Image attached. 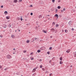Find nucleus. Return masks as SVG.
<instances>
[{
	"label": "nucleus",
	"instance_id": "obj_1",
	"mask_svg": "<svg viewBox=\"0 0 76 76\" xmlns=\"http://www.w3.org/2000/svg\"><path fill=\"white\" fill-rule=\"evenodd\" d=\"M55 17H56V18H57V19H58V15L57 14H56L54 15Z\"/></svg>",
	"mask_w": 76,
	"mask_h": 76
},
{
	"label": "nucleus",
	"instance_id": "obj_2",
	"mask_svg": "<svg viewBox=\"0 0 76 76\" xmlns=\"http://www.w3.org/2000/svg\"><path fill=\"white\" fill-rule=\"evenodd\" d=\"M72 21H69V22L68 23L69 25L70 26L72 25Z\"/></svg>",
	"mask_w": 76,
	"mask_h": 76
},
{
	"label": "nucleus",
	"instance_id": "obj_3",
	"mask_svg": "<svg viewBox=\"0 0 76 76\" xmlns=\"http://www.w3.org/2000/svg\"><path fill=\"white\" fill-rule=\"evenodd\" d=\"M70 50L68 49L66 51V52L67 53H70Z\"/></svg>",
	"mask_w": 76,
	"mask_h": 76
},
{
	"label": "nucleus",
	"instance_id": "obj_4",
	"mask_svg": "<svg viewBox=\"0 0 76 76\" xmlns=\"http://www.w3.org/2000/svg\"><path fill=\"white\" fill-rule=\"evenodd\" d=\"M50 30L52 32H54L55 31V29L54 28H51Z\"/></svg>",
	"mask_w": 76,
	"mask_h": 76
},
{
	"label": "nucleus",
	"instance_id": "obj_5",
	"mask_svg": "<svg viewBox=\"0 0 76 76\" xmlns=\"http://www.w3.org/2000/svg\"><path fill=\"white\" fill-rule=\"evenodd\" d=\"M7 58L9 59V58H10V55H7Z\"/></svg>",
	"mask_w": 76,
	"mask_h": 76
},
{
	"label": "nucleus",
	"instance_id": "obj_6",
	"mask_svg": "<svg viewBox=\"0 0 76 76\" xmlns=\"http://www.w3.org/2000/svg\"><path fill=\"white\" fill-rule=\"evenodd\" d=\"M3 27L4 28H6V24H4L3 25Z\"/></svg>",
	"mask_w": 76,
	"mask_h": 76
},
{
	"label": "nucleus",
	"instance_id": "obj_7",
	"mask_svg": "<svg viewBox=\"0 0 76 76\" xmlns=\"http://www.w3.org/2000/svg\"><path fill=\"white\" fill-rule=\"evenodd\" d=\"M36 71V69H33V71H32V72L33 73H34V72H35Z\"/></svg>",
	"mask_w": 76,
	"mask_h": 76
},
{
	"label": "nucleus",
	"instance_id": "obj_8",
	"mask_svg": "<svg viewBox=\"0 0 76 76\" xmlns=\"http://www.w3.org/2000/svg\"><path fill=\"white\" fill-rule=\"evenodd\" d=\"M4 13L5 15H7V11H5Z\"/></svg>",
	"mask_w": 76,
	"mask_h": 76
},
{
	"label": "nucleus",
	"instance_id": "obj_9",
	"mask_svg": "<svg viewBox=\"0 0 76 76\" xmlns=\"http://www.w3.org/2000/svg\"><path fill=\"white\" fill-rule=\"evenodd\" d=\"M15 3H17L18 2V0H14L13 1Z\"/></svg>",
	"mask_w": 76,
	"mask_h": 76
},
{
	"label": "nucleus",
	"instance_id": "obj_10",
	"mask_svg": "<svg viewBox=\"0 0 76 76\" xmlns=\"http://www.w3.org/2000/svg\"><path fill=\"white\" fill-rule=\"evenodd\" d=\"M42 15H40L39 16V18L40 19V18H42Z\"/></svg>",
	"mask_w": 76,
	"mask_h": 76
},
{
	"label": "nucleus",
	"instance_id": "obj_11",
	"mask_svg": "<svg viewBox=\"0 0 76 76\" xmlns=\"http://www.w3.org/2000/svg\"><path fill=\"white\" fill-rule=\"evenodd\" d=\"M42 31L43 32H44V33H47V31H46L45 30H43Z\"/></svg>",
	"mask_w": 76,
	"mask_h": 76
},
{
	"label": "nucleus",
	"instance_id": "obj_12",
	"mask_svg": "<svg viewBox=\"0 0 76 76\" xmlns=\"http://www.w3.org/2000/svg\"><path fill=\"white\" fill-rule=\"evenodd\" d=\"M37 75V73H34L33 74L32 76H35V75Z\"/></svg>",
	"mask_w": 76,
	"mask_h": 76
},
{
	"label": "nucleus",
	"instance_id": "obj_13",
	"mask_svg": "<svg viewBox=\"0 0 76 76\" xmlns=\"http://www.w3.org/2000/svg\"><path fill=\"white\" fill-rule=\"evenodd\" d=\"M74 56L75 57H76V52H75L74 53Z\"/></svg>",
	"mask_w": 76,
	"mask_h": 76
},
{
	"label": "nucleus",
	"instance_id": "obj_14",
	"mask_svg": "<svg viewBox=\"0 0 76 76\" xmlns=\"http://www.w3.org/2000/svg\"><path fill=\"white\" fill-rule=\"evenodd\" d=\"M29 42H30V41H29L28 40L26 41V43H29Z\"/></svg>",
	"mask_w": 76,
	"mask_h": 76
},
{
	"label": "nucleus",
	"instance_id": "obj_15",
	"mask_svg": "<svg viewBox=\"0 0 76 76\" xmlns=\"http://www.w3.org/2000/svg\"><path fill=\"white\" fill-rule=\"evenodd\" d=\"M37 53H40V52H41V50H37Z\"/></svg>",
	"mask_w": 76,
	"mask_h": 76
},
{
	"label": "nucleus",
	"instance_id": "obj_16",
	"mask_svg": "<svg viewBox=\"0 0 76 76\" xmlns=\"http://www.w3.org/2000/svg\"><path fill=\"white\" fill-rule=\"evenodd\" d=\"M9 18V17L7 16L6 17V18L7 19H10Z\"/></svg>",
	"mask_w": 76,
	"mask_h": 76
},
{
	"label": "nucleus",
	"instance_id": "obj_17",
	"mask_svg": "<svg viewBox=\"0 0 76 76\" xmlns=\"http://www.w3.org/2000/svg\"><path fill=\"white\" fill-rule=\"evenodd\" d=\"M57 8L58 9H60V8H61V7H60V6H58L57 7Z\"/></svg>",
	"mask_w": 76,
	"mask_h": 76
},
{
	"label": "nucleus",
	"instance_id": "obj_18",
	"mask_svg": "<svg viewBox=\"0 0 76 76\" xmlns=\"http://www.w3.org/2000/svg\"><path fill=\"white\" fill-rule=\"evenodd\" d=\"M60 60H63V58H62V57H60Z\"/></svg>",
	"mask_w": 76,
	"mask_h": 76
},
{
	"label": "nucleus",
	"instance_id": "obj_19",
	"mask_svg": "<svg viewBox=\"0 0 76 76\" xmlns=\"http://www.w3.org/2000/svg\"><path fill=\"white\" fill-rule=\"evenodd\" d=\"M60 64H63V62L62 61H61L60 62Z\"/></svg>",
	"mask_w": 76,
	"mask_h": 76
},
{
	"label": "nucleus",
	"instance_id": "obj_20",
	"mask_svg": "<svg viewBox=\"0 0 76 76\" xmlns=\"http://www.w3.org/2000/svg\"><path fill=\"white\" fill-rule=\"evenodd\" d=\"M58 26H59L58 24H57L56 25V27H58Z\"/></svg>",
	"mask_w": 76,
	"mask_h": 76
},
{
	"label": "nucleus",
	"instance_id": "obj_21",
	"mask_svg": "<svg viewBox=\"0 0 76 76\" xmlns=\"http://www.w3.org/2000/svg\"><path fill=\"white\" fill-rule=\"evenodd\" d=\"M52 60L54 61V60H55V57H53V58H52Z\"/></svg>",
	"mask_w": 76,
	"mask_h": 76
},
{
	"label": "nucleus",
	"instance_id": "obj_22",
	"mask_svg": "<svg viewBox=\"0 0 76 76\" xmlns=\"http://www.w3.org/2000/svg\"><path fill=\"white\" fill-rule=\"evenodd\" d=\"M67 32H68V31H67V30H66V29L65 30V32L66 33H67Z\"/></svg>",
	"mask_w": 76,
	"mask_h": 76
},
{
	"label": "nucleus",
	"instance_id": "obj_23",
	"mask_svg": "<svg viewBox=\"0 0 76 76\" xmlns=\"http://www.w3.org/2000/svg\"><path fill=\"white\" fill-rule=\"evenodd\" d=\"M42 69V70L43 71H45V69L44 68H43Z\"/></svg>",
	"mask_w": 76,
	"mask_h": 76
},
{
	"label": "nucleus",
	"instance_id": "obj_24",
	"mask_svg": "<svg viewBox=\"0 0 76 76\" xmlns=\"http://www.w3.org/2000/svg\"><path fill=\"white\" fill-rule=\"evenodd\" d=\"M16 74L17 75H19V72H17L16 73Z\"/></svg>",
	"mask_w": 76,
	"mask_h": 76
},
{
	"label": "nucleus",
	"instance_id": "obj_25",
	"mask_svg": "<svg viewBox=\"0 0 76 76\" xmlns=\"http://www.w3.org/2000/svg\"><path fill=\"white\" fill-rule=\"evenodd\" d=\"M8 69V68H6L4 69L5 70H7Z\"/></svg>",
	"mask_w": 76,
	"mask_h": 76
},
{
	"label": "nucleus",
	"instance_id": "obj_26",
	"mask_svg": "<svg viewBox=\"0 0 76 76\" xmlns=\"http://www.w3.org/2000/svg\"><path fill=\"white\" fill-rule=\"evenodd\" d=\"M22 0H19L18 2H22Z\"/></svg>",
	"mask_w": 76,
	"mask_h": 76
},
{
	"label": "nucleus",
	"instance_id": "obj_27",
	"mask_svg": "<svg viewBox=\"0 0 76 76\" xmlns=\"http://www.w3.org/2000/svg\"><path fill=\"white\" fill-rule=\"evenodd\" d=\"M0 37H1V38H2V37H3V35L2 34H1L0 35Z\"/></svg>",
	"mask_w": 76,
	"mask_h": 76
},
{
	"label": "nucleus",
	"instance_id": "obj_28",
	"mask_svg": "<svg viewBox=\"0 0 76 76\" xmlns=\"http://www.w3.org/2000/svg\"><path fill=\"white\" fill-rule=\"evenodd\" d=\"M49 50H52V47H50L49 48Z\"/></svg>",
	"mask_w": 76,
	"mask_h": 76
},
{
	"label": "nucleus",
	"instance_id": "obj_29",
	"mask_svg": "<svg viewBox=\"0 0 76 76\" xmlns=\"http://www.w3.org/2000/svg\"><path fill=\"white\" fill-rule=\"evenodd\" d=\"M52 62V61L51 60H50L49 61V63H51Z\"/></svg>",
	"mask_w": 76,
	"mask_h": 76
},
{
	"label": "nucleus",
	"instance_id": "obj_30",
	"mask_svg": "<svg viewBox=\"0 0 76 76\" xmlns=\"http://www.w3.org/2000/svg\"><path fill=\"white\" fill-rule=\"evenodd\" d=\"M52 24L53 25H55V22H53L52 23Z\"/></svg>",
	"mask_w": 76,
	"mask_h": 76
},
{
	"label": "nucleus",
	"instance_id": "obj_31",
	"mask_svg": "<svg viewBox=\"0 0 76 76\" xmlns=\"http://www.w3.org/2000/svg\"><path fill=\"white\" fill-rule=\"evenodd\" d=\"M58 11V10L56 9V12L57 13V12Z\"/></svg>",
	"mask_w": 76,
	"mask_h": 76
},
{
	"label": "nucleus",
	"instance_id": "obj_32",
	"mask_svg": "<svg viewBox=\"0 0 76 76\" xmlns=\"http://www.w3.org/2000/svg\"><path fill=\"white\" fill-rule=\"evenodd\" d=\"M26 52V50H24V51H23V53H25Z\"/></svg>",
	"mask_w": 76,
	"mask_h": 76
},
{
	"label": "nucleus",
	"instance_id": "obj_33",
	"mask_svg": "<svg viewBox=\"0 0 76 76\" xmlns=\"http://www.w3.org/2000/svg\"><path fill=\"white\" fill-rule=\"evenodd\" d=\"M11 37L12 38H14V35H12V36H11Z\"/></svg>",
	"mask_w": 76,
	"mask_h": 76
},
{
	"label": "nucleus",
	"instance_id": "obj_34",
	"mask_svg": "<svg viewBox=\"0 0 76 76\" xmlns=\"http://www.w3.org/2000/svg\"><path fill=\"white\" fill-rule=\"evenodd\" d=\"M40 68H42V65H41L40 66Z\"/></svg>",
	"mask_w": 76,
	"mask_h": 76
},
{
	"label": "nucleus",
	"instance_id": "obj_35",
	"mask_svg": "<svg viewBox=\"0 0 76 76\" xmlns=\"http://www.w3.org/2000/svg\"><path fill=\"white\" fill-rule=\"evenodd\" d=\"M47 53L48 54H50V52H47Z\"/></svg>",
	"mask_w": 76,
	"mask_h": 76
},
{
	"label": "nucleus",
	"instance_id": "obj_36",
	"mask_svg": "<svg viewBox=\"0 0 76 76\" xmlns=\"http://www.w3.org/2000/svg\"><path fill=\"white\" fill-rule=\"evenodd\" d=\"M52 1L53 3H54V1H55V0H52Z\"/></svg>",
	"mask_w": 76,
	"mask_h": 76
},
{
	"label": "nucleus",
	"instance_id": "obj_37",
	"mask_svg": "<svg viewBox=\"0 0 76 76\" xmlns=\"http://www.w3.org/2000/svg\"><path fill=\"white\" fill-rule=\"evenodd\" d=\"M21 18H20V20H21V21H22V20H23V19H22V17H21Z\"/></svg>",
	"mask_w": 76,
	"mask_h": 76
},
{
	"label": "nucleus",
	"instance_id": "obj_38",
	"mask_svg": "<svg viewBox=\"0 0 76 76\" xmlns=\"http://www.w3.org/2000/svg\"><path fill=\"white\" fill-rule=\"evenodd\" d=\"M1 8H3V5L1 6Z\"/></svg>",
	"mask_w": 76,
	"mask_h": 76
},
{
	"label": "nucleus",
	"instance_id": "obj_39",
	"mask_svg": "<svg viewBox=\"0 0 76 76\" xmlns=\"http://www.w3.org/2000/svg\"><path fill=\"white\" fill-rule=\"evenodd\" d=\"M31 15H33V13L32 12H31L30 14Z\"/></svg>",
	"mask_w": 76,
	"mask_h": 76
},
{
	"label": "nucleus",
	"instance_id": "obj_40",
	"mask_svg": "<svg viewBox=\"0 0 76 76\" xmlns=\"http://www.w3.org/2000/svg\"><path fill=\"white\" fill-rule=\"evenodd\" d=\"M2 66H0V69H1V68H2Z\"/></svg>",
	"mask_w": 76,
	"mask_h": 76
},
{
	"label": "nucleus",
	"instance_id": "obj_41",
	"mask_svg": "<svg viewBox=\"0 0 76 76\" xmlns=\"http://www.w3.org/2000/svg\"><path fill=\"white\" fill-rule=\"evenodd\" d=\"M51 75H52V73H51L50 74L49 76H51Z\"/></svg>",
	"mask_w": 76,
	"mask_h": 76
},
{
	"label": "nucleus",
	"instance_id": "obj_42",
	"mask_svg": "<svg viewBox=\"0 0 76 76\" xmlns=\"http://www.w3.org/2000/svg\"><path fill=\"white\" fill-rule=\"evenodd\" d=\"M61 1L60 0H58V3H59V2H60Z\"/></svg>",
	"mask_w": 76,
	"mask_h": 76
},
{
	"label": "nucleus",
	"instance_id": "obj_43",
	"mask_svg": "<svg viewBox=\"0 0 76 76\" xmlns=\"http://www.w3.org/2000/svg\"><path fill=\"white\" fill-rule=\"evenodd\" d=\"M65 10H66V9H65V8H64L63 9V10H64V11H65Z\"/></svg>",
	"mask_w": 76,
	"mask_h": 76
},
{
	"label": "nucleus",
	"instance_id": "obj_44",
	"mask_svg": "<svg viewBox=\"0 0 76 76\" xmlns=\"http://www.w3.org/2000/svg\"><path fill=\"white\" fill-rule=\"evenodd\" d=\"M61 13H63V10H61Z\"/></svg>",
	"mask_w": 76,
	"mask_h": 76
},
{
	"label": "nucleus",
	"instance_id": "obj_45",
	"mask_svg": "<svg viewBox=\"0 0 76 76\" xmlns=\"http://www.w3.org/2000/svg\"><path fill=\"white\" fill-rule=\"evenodd\" d=\"M37 68H38V66L36 67V68H35L34 69H37Z\"/></svg>",
	"mask_w": 76,
	"mask_h": 76
},
{
	"label": "nucleus",
	"instance_id": "obj_46",
	"mask_svg": "<svg viewBox=\"0 0 76 76\" xmlns=\"http://www.w3.org/2000/svg\"><path fill=\"white\" fill-rule=\"evenodd\" d=\"M17 19H18V20H19L20 19V18H17Z\"/></svg>",
	"mask_w": 76,
	"mask_h": 76
},
{
	"label": "nucleus",
	"instance_id": "obj_47",
	"mask_svg": "<svg viewBox=\"0 0 76 76\" xmlns=\"http://www.w3.org/2000/svg\"><path fill=\"white\" fill-rule=\"evenodd\" d=\"M12 57L11 56H10V58H11Z\"/></svg>",
	"mask_w": 76,
	"mask_h": 76
},
{
	"label": "nucleus",
	"instance_id": "obj_48",
	"mask_svg": "<svg viewBox=\"0 0 76 76\" xmlns=\"http://www.w3.org/2000/svg\"><path fill=\"white\" fill-rule=\"evenodd\" d=\"M40 61H42V59H40L39 60Z\"/></svg>",
	"mask_w": 76,
	"mask_h": 76
},
{
	"label": "nucleus",
	"instance_id": "obj_49",
	"mask_svg": "<svg viewBox=\"0 0 76 76\" xmlns=\"http://www.w3.org/2000/svg\"><path fill=\"white\" fill-rule=\"evenodd\" d=\"M31 60H34V58H31Z\"/></svg>",
	"mask_w": 76,
	"mask_h": 76
},
{
	"label": "nucleus",
	"instance_id": "obj_50",
	"mask_svg": "<svg viewBox=\"0 0 76 76\" xmlns=\"http://www.w3.org/2000/svg\"><path fill=\"white\" fill-rule=\"evenodd\" d=\"M30 7H32V5H31L30 6Z\"/></svg>",
	"mask_w": 76,
	"mask_h": 76
},
{
	"label": "nucleus",
	"instance_id": "obj_51",
	"mask_svg": "<svg viewBox=\"0 0 76 76\" xmlns=\"http://www.w3.org/2000/svg\"><path fill=\"white\" fill-rule=\"evenodd\" d=\"M33 54V52H31V54Z\"/></svg>",
	"mask_w": 76,
	"mask_h": 76
},
{
	"label": "nucleus",
	"instance_id": "obj_52",
	"mask_svg": "<svg viewBox=\"0 0 76 76\" xmlns=\"http://www.w3.org/2000/svg\"><path fill=\"white\" fill-rule=\"evenodd\" d=\"M37 38H35V40H37Z\"/></svg>",
	"mask_w": 76,
	"mask_h": 76
},
{
	"label": "nucleus",
	"instance_id": "obj_53",
	"mask_svg": "<svg viewBox=\"0 0 76 76\" xmlns=\"http://www.w3.org/2000/svg\"><path fill=\"white\" fill-rule=\"evenodd\" d=\"M72 31H73V30H74V28H72Z\"/></svg>",
	"mask_w": 76,
	"mask_h": 76
},
{
	"label": "nucleus",
	"instance_id": "obj_54",
	"mask_svg": "<svg viewBox=\"0 0 76 76\" xmlns=\"http://www.w3.org/2000/svg\"><path fill=\"white\" fill-rule=\"evenodd\" d=\"M70 67H72V65H71L70 66Z\"/></svg>",
	"mask_w": 76,
	"mask_h": 76
},
{
	"label": "nucleus",
	"instance_id": "obj_55",
	"mask_svg": "<svg viewBox=\"0 0 76 76\" xmlns=\"http://www.w3.org/2000/svg\"><path fill=\"white\" fill-rule=\"evenodd\" d=\"M52 36H50V38H52Z\"/></svg>",
	"mask_w": 76,
	"mask_h": 76
},
{
	"label": "nucleus",
	"instance_id": "obj_56",
	"mask_svg": "<svg viewBox=\"0 0 76 76\" xmlns=\"http://www.w3.org/2000/svg\"><path fill=\"white\" fill-rule=\"evenodd\" d=\"M33 41H34V39H33V40L32 42H33Z\"/></svg>",
	"mask_w": 76,
	"mask_h": 76
},
{
	"label": "nucleus",
	"instance_id": "obj_57",
	"mask_svg": "<svg viewBox=\"0 0 76 76\" xmlns=\"http://www.w3.org/2000/svg\"><path fill=\"white\" fill-rule=\"evenodd\" d=\"M15 50V48H14L13 49V50Z\"/></svg>",
	"mask_w": 76,
	"mask_h": 76
},
{
	"label": "nucleus",
	"instance_id": "obj_58",
	"mask_svg": "<svg viewBox=\"0 0 76 76\" xmlns=\"http://www.w3.org/2000/svg\"><path fill=\"white\" fill-rule=\"evenodd\" d=\"M13 54H15V53H13Z\"/></svg>",
	"mask_w": 76,
	"mask_h": 76
},
{
	"label": "nucleus",
	"instance_id": "obj_59",
	"mask_svg": "<svg viewBox=\"0 0 76 76\" xmlns=\"http://www.w3.org/2000/svg\"><path fill=\"white\" fill-rule=\"evenodd\" d=\"M48 16H50V15H48Z\"/></svg>",
	"mask_w": 76,
	"mask_h": 76
},
{
	"label": "nucleus",
	"instance_id": "obj_60",
	"mask_svg": "<svg viewBox=\"0 0 76 76\" xmlns=\"http://www.w3.org/2000/svg\"><path fill=\"white\" fill-rule=\"evenodd\" d=\"M18 31H20V30H19Z\"/></svg>",
	"mask_w": 76,
	"mask_h": 76
},
{
	"label": "nucleus",
	"instance_id": "obj_61",
	"mask_svg": "<svg viewBox=\"0 0 76 76\" xmlns=\"http://www.w3.org/2000/svg\"><path fill=\"white\" fill-rule=\"evenodd\" d=\"M48 20H50V18H49V19H48Z\"/></svg>",
	"mask_w": 76,
	"mask_h": 76
},
{
	"label": "nucleus",
	"instance_id": "obj_62",
	"mask_svg": "<svg viewBox=\"0 0 76 76\" xmlns=\"http://www.w3.org/2000/svg\"><path fill=\"white\" fill-rule=\"evenodd\" d=\"M15 32H16V30H15Z\"/></svg>",
	"mask_w": 76,
	"mask_h": 76
},
{
	"label": "nucleus",
	"instance_id": "obj_63",
	"mask_svg": "<svg viewBox=\"0 0 76 76\" xmlns=\"http://www.w3.org/2000/svg\"><path fill=\"white\" fill-rule=\"evenodd\" d=\"M43 18H44V17H43Z\"/></svg>",
	"mask_w": 76,
	"mask_h": 76
},
{
	"label": "nucleus",
	"instance_id": "obj_64",
	"mask_svg": "<svg viewBox=\"0 0 76 76\" xmlns=\"http://www.w3.org/2000/svg\"><path fill=\"white\" fill-rule=\"evenodd\" d=\"M21 76H22V75Z\"/></svg>",
	"mask_w": 76,
	"mask_h": 76
}]
</instances>
